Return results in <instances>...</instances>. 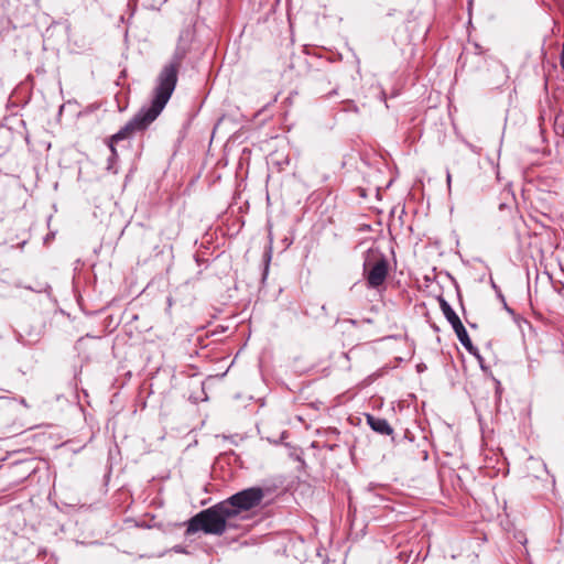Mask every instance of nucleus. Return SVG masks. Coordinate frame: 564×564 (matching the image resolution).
Listing matches in <instances>:
<instances>
[{
  "label": "nucleus",
  "mask_w": 564,
  "mask_h": 564,
  "mask_svg": "<svg viewBox=\"0 0 564 564\" xmlns=\"http://www.w3.org/2000/svg\"><path fill=\"white\" fill-rule=\"evenodd\" d=\"M185 54V50L180 47L176 48L172 61L162 68L156 78L151 105L142 108L130 121H128L110 138L109 148L112 156H117L115 143L129 139L135 132L145 130L162 112L176 87L178 69Z\"/></svg>",
  "instance_id": "nucleus-1"
},
{
  "label": "nucleus",
  "mask_w": 564,
  "mask_h": 564,
  "mask_svg": "<svg viewBox=\"0 0 564 564\" xmlns=\"http://www.w3.org/2000/svg\"><path fill=\"white\" fill-rule=\"evenodd\" d=\"M185 54V50L180 47L176 48L172 61L162 68L156 78L151 105L142 108L130 121H128L110 138L109 148L112 156H117L115 143L129 139L135 132L145 130L162 112L176 87L178 69Z\"/></svg>",
  "instance_id": "nucleus-2"
},
{
  "label": "nucleus",
  "mask_w": 564,
  "mask_h": 564,
  "mask_svg": "<svg viewBox=\"0 0 564 564\" xmlns=\"http://www.w3.org/2000/svg\"><path fill=\"white\" fill-rule=\"evenodd\" d=\"M226 506L221 501L191 518L187 523L186 534L191 535L203 531L207 534L220 535L228 527H234V519Z\"/></svg>",
  "instance_id": "nucleus-3"
},
{
  "label": "nucleus",
  "mask_w": 564,
  "mask_h": 564,
  "mask_svg": "<svg viewBox=\"0 0 564 564\" xmlns=\"http://www.w3.org/2000/svg\"><path fill=\"white\" fill-rule=\"evenodd\" d=\"M390 264L387 257L377 251L369 250L362 264V276L370 290L382 292L389 275Z\"/></svg>",
  "instance_id": "nucleus-4"
},
{
  "label": "nucleus",
  "mask_w": 564,
  "mask_h": 564,
  "mask_svg": "<svg viewBox=\"0 0 564 564\" xmlns=\"http://www.w3.org/2000/svg\"><path fill=\"white\" fill-rule=\"evenodd\" d=\"M263 497L264 492L261 488L251 487L232 495L223 502L227 505L226 508L230 511L232 519L236 520L241 512L259 506Z\"/></svg>",
  "instance_id": "nucleus-5"
},
{
  "label": "nucleus",
  "mask_w": 564,
  "mask_h": 564,
  "mask_svg": "<svg viewBox=\"0 0 564 564\" xmlns=\"http://www.w3.org/2000/svg\"><path fill=\"white\" fill-rule=\"evenodd\" d=\"M367 423L375 432L381 435H391L393 433V429L386 419L367 415Z\"/></svg>",
  "instance_id": "nucleus-6"
},
{
  "label": "nucleus",
  "mask_w": 564,
  "mask_h": 564,
  "mask_svg": "<svg viewBox=\"0 0 564 564\" xmlns=\"http://www.w3.org/2000/svg\"><path fill=\"white\" fill-rule=\"evenodd\" d=\"M13 410L14 403L9 398L0 397V425L12 419Z\"/></svg>",
  "instance_id": "nucleus-7"
},
{
  "label": "nucleus",
  "mask_w": 564,
  "mask_h": 564,
  "mask_svg": "<svg viewBox=\"0 0 564 564\" xmlns=\"http://www.w3.org/2000/svg\"><path fill=\"white\" fill-rule=\"evenodd\" d=\"M440 306L444 316L446 317V319L448 321L453 328L462 324V321L458 317V315L454 312L452 306L444 299L440 300Z\"/></svg>",
  "instance_id": "nucleus-8"
},
{
  "label": "nucleus",
  "mask_w": 564,
  "mask_h": 564,
  "mask_svg": "<svg viewBox=\"0 0 564 564\" xmlns=\"http://www.w3.org/2000/svg\"><path fill=\"white\" fill-rule=\"evenodd\" d=\"M457 338L459 339L460 344L468 350V351H471L474 346H473V343L468 336V333L465 328V326L462 324H459L458 326H456L455 328H453Z\"/></svg>",
  "instance_id": "nucleus-9"
},
{
  "label": "nucleus",
  "mask_w": 564,
  "mask_h": 564,
  "mask_svg": "<svg viewBox=\"0 0 564 564\" xmlns=\"http://www.w3.org/2000/svg\"><path fill=\"white\" fill-rule=\"evenodd\" d=\"M446 181H447V185H448V187H451V183H452V175H451V173H449V172H447Z\"/></svg>",
  "instance_id": "nucleus-10"
},
{
  "label": "nucleus",
  "mask_w": 564,
  "mask_h": 564,
  "mask_svg": "<svg viewBox=\"0 0 564 564\" xmlns=\"http://www.w3.org/2000/svg\"><path fill=\"white\" fill-rule=\"evenodd\" d=\"M345 322H347V323H349V324H351V325H356V324H357V321H355V319H350V318H349V319H346Z\"/></svg>",
  "instance_id": "nucleus-11"
}]
</instances>
